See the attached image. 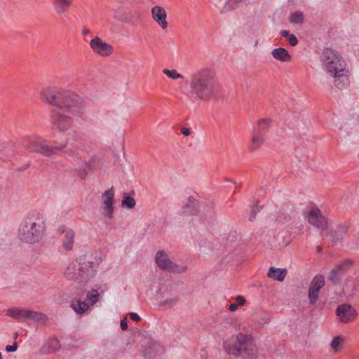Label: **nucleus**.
Returning <instances> with one entry per match:
<instances>
[{"mask_svg": "<svg viewBox=\"0 0 359 359\" xmlns=\"http://www.w3.org/2000/svg\"><path fill=\"white\" fill-rule=\"evenodd\" d=\"M155 263L162 271L173 273H183L187 270V266L183 264L178 265L174 263L168 255L163 250H159L155 256Z\"/></svg>", "mask_w": 359, "mask_h": 359, "instance_id": "9d476101", "label": "nucleus"}, {"mask_svg": "<svg viewBox=\"0 0 359 359\" xmlns=\"http://www.w3.org/2000/svg\"><path fill=\"white\" fill-rule=\"evenodd\" d=\"M45 231L46 222L42 218L27 219L20 225L18 238L25 243H38L42 240Z\"/></svg>", "mask_w": 359, "mask_h": 359, "instance_id": "0eeeda50", "label": "nucleus"}, {"mask_svg": "<svg viewBox=\"0 0 359 359\" xmlns=\"http://www.w3.org/2000/svg\"><path fill=\"white\" fill-rule=\"evenodd\" d=\"M317 250H318V252H321V250H322L321 247H320V246L317 247Z\"/></svg>", "mask_w": 359, "mask_h": 359, "instance_id": "de8ad7c7", "label": "nucleus"}, {"mask_svg": "<svg viewBox=\"0 0 359 359\" xmlns=\"http://www.w3.org/2000/svg\"><path fill=\"white\" fill-rule=\"evenodd\" d=\"M164 354L163 347L157 342H150L143 350L145 359H161Z\"/></svg>", "mask_w": 359, "mask_h": 359, "instance_id": "f3484780", "label": "nucleus"}, {"mask_svg": "<svg viewBox=\"0 0 359 359\" xmlns=\"http://www.w3.org/2000/svg\"><path fill=\"white\" fill-rule=\"evenodd\" d=\"M271 120L270 118H261L257 121V127L254 131L264 134L267 131L271 126Z\"/></svg>", "mask_w": 359, "mask_h": 359, "instance_id": "a878e982", "label": "nucleus"}, {"mask_svg": "<svg viewBox=\"0 0 359 359\" xmlns=\"http://www.w3.org/2000/svg\"><path fill=\"white\" fill-rule=\"evenodd\" d=\"M280 34L283 37H287V38H289V36L291 35V34H290L289 32L287 30L280 31Z\"/></svg>", "mask_w": 359, "mask_h": 359, "instance_id": "a18cd8bd", "label": "nucleus"}, {"mask_svg": "<svg viewBox=\"0 0 359 359\" xmlns=\"http://www.w3.org/2000/svg\"><path fill=\"white\" fill-rule=\"evenodd\" d=\"M290 22L293 25H302L304 23V14L302 11H295L290 15Z\"/></svg>", "mask_w": 359, "mask_h": 359, "instance_id": "cd10ccee", "label": "nucleus"}, {"mask_svg": "<svg viewBox=\"0 0 359 359\" xmlns=\"http://www.w3.org/2000/svg\"><path fill=\"white\" fill-rule=\"evenodd\" d=\"M64 107L53 109L50 114V123L54 129L60 132L69 130L74 123L73 118Z\"/></svg>", "mask_w": 359, "mask_h": 359, "instance_id": "6e6552de", "label": "nucleus"}, {"mask_svg": "<svg viewBox=\"0 0 359 359\" xmlns=\"http://www.w3.org/2000/svg\"><path fill=\"white\" fill-rule=\"evenodd\" d=\"M265 142V136L264 134H261L260 133H257L253 130V134L252 135L250 144H249V150L251 152H254L263 145Z\"/></svg>", "mask_w": 359, "mask_h": 359, "instance_id": "6ab92c4d", "label": "nucleus"}, {"mask_svg": "<svg viewBox=\"0 0 359 359\" xmlns=\"http://www.w3.org/2000/svg\"><path fill=\"white\" fill-rule=\"evenodd\" d=\"M224 348L228 354L247 359H256L257 356V347L253 338L249 334L239 333L233 343L224 341Z\"/></svg>", "mask_w": 359, "mask_h": 359, "instance_id": "39448f33", "label": "nucleus"}, {"mask_svg": "<svg viewBox=\"0 0 359 359\" xmlns=\"http://www.w3.org/2000/svg\"><path fill=\"white\" fill-rule=\"evenodd\" d=\"M100 294L97 290H91L87 293L86 298L90 302L91 305H94L99 299Z\"/></svg>", "mask_w": 359, "mask_h": 359, "instance_id": "c756f323", "label": "nucleus"}, {"mask_svg": "<svg viewBox=\"0 0 359 359\" xmlns=\"http://www.w3.org/2000/svg\"><path fill=\"white\" fill-rule=\"evenodd\" d=\"M335 313L340 322L348 323L353 321L357 316V312L350 304H343L338 306Z\"/></svg>", "mask_w": 359, "mask_h": 359, "instance_id": "dca6fc26", "label": "nucleus"}, {"mask_svg": "<svg viewBox=\"0 0 359 359\" xmlns=\"http://www.w3.org/2000/svg\"><path fill=\"white\" fill-rule=\"evenodd\" d=\"M115 191L113 187L106 190L101 195L100 205H114Z\"/></svg>", "mask_w": 359, "mask_h": 359, "instance_id": "5701e85b", "label": "nucleus"}, {"mask_svg": "<svg viewBox=\"0 0 359 359\" xmlns=\"http://www.w3.org/2000/svg\"><path fill=\"white\" fill-rule=\"evenodd\" d=\"M135 201L133 197L126 196L122 201V205L128 208L132 209L135 206Z\"/></svg>", "mask_w": 359, "mask_h": 359, "instance_id": "473e14b6", "label": "nucleus"}, {"mask_svg": "<svg viewBox=\"0 0 359 359\" xmlns=\"http://www.w3.org/2000/svg\"><path fill=\"white\" fill-rule=\"evenodd\" d=\"M40 99L44 104L64 107L72 115L78 116H82L86 105L85 99L76 93L54 85L43 87Z\"/></svg>", "mask_w": 359, "mask_h": 359, "instance_id": "f257e3e1", "label": "nucleus"}, {"mask_svg": "<svg viewBox=\"0 0 359 359\" xmlns=\"http://www.w3.org/2000/svg\"><path fill=\"white\" fill-rule=\"evenodd\" d=\"M323 70L332 79L334 86L339 89L349 86V70L342 55L337 50L325 48L321 55Z\"/></svg>", "mask_w": 359, "mask_h": 359, "instance_id": "f03ea898", "label": "nucleus"}, {"mask_svg": "<svg viewBox=\"0 0 359 359\" xmlns=\"http://www.w3.org/2000/svg\"><path fill=\"white\" fill-rule=\"evenodd\" d=\"M90 34V31H89V29H87V28H86V27H83V29H82V34H83V36H86V35H88V34Z\"/></svg>", "mask_w": 359, "mask_h": 359, "instance_id": "49530a36", "label": "nucleus"}, {"mask_svg": "<svg viewBox=\"0 0 359 359\" xmlns=\"http://www.w3.org/2000/svg\"><path fill=\"white\" fill-rule=\"evenodd\" d=\"M71 307L77 314H83L88 309L89 306L86 302L78 299L72 301Z\"/></svg>", "mask_w": 359, "mask_h": 359, "instance_id": "393cba45", "label": "nucleus"}, {"mask_svg": "<svg viewBox=\"0 0 359 359\" xmlns=\"http://www.w3.org/2000/svg\"><path fill=\"white\" fill-rule=\"evenodd\" d=\"M55 1L59 5V8L57 10L59 13L64 12L65 8L69 7L72 4V0H55Z\"/></svg>", "mask_w": 359, "mask_h": 359, "instance_id": "7c9ffc66", "label": "nucleus"}, {"mask_svg": "<svg viewBox=\"0 0 359 359\" xmlns=\"http://www.w3.org/2000/svg\"><path fill=\"white\" fill-rule=\"evenodd\" d=\"M190 94L197 100L207 101L215 97L218 80L216 72L209 67L201 68L190 75Z\"/></svg>", "mask_w": 359, "mask_h": 359, "instance_id": "7ed1b4c3", "label": "nucleus"}, {"mask_svg": "<svg viewBox=\"0 0 359 359\" xmlns=\"http://www.w3.org/2000/svg\"><path fill=\"white\" fill-rule=\"evenodd\" d=\"M177 302H178L177 297H170V298L166 299L163 302V304L168 306H172L175 305Z\"/></svg>", "mask_w": 359, "mask_h": 359, "instance_id": "f704fd0d", "label": "nucleus"}, {"mask_svg": "<svg viewBox=\"0 0 359 359\" xmlns=\"http://www.w3.org/2000/svg\"><path fill=\"white\" fill-rule=\"evenodd\" d=\"M18 348L17 343L15 342L13 345H7L6 346V351L7 352H15Z\"/></svg>", "mask_w": 359, "mask_h": 359, "instance_id": "58836bf2", "label": "nucleus"}, {"mask_svg": "<svg viewBox=\"0 0 359 359\" xmlns=\"http://www.w3.org/2000/svg\"><path fill=\"white\" fill-rule=\"evenodd\" d=\"M236 304V305L239 306H243L245 304V299L243 296L238 295L235 298Z\"/></svg>", "mask_w": 359, "mask_h": 359, "instance_id": "e433bc0d", "label": "nucleus"}, {"mask_svg": "<svg viewBox=\"0 0 359 359\" xmlns=\"http://www.w3.org/2000/svg\"><path fill=\"white\" fill-rule=\"evenodd\" d=\"M129 315L134 321H139L140 320V317L135 313H130Z\"/></svg>", "mask_w": 359, "mask_h": 359, "instance_id": "a19ab883", "label": "nucleus"}, {"mask_svg": "<svg viewBox=\"0 0 359 359\" xmlns=\"http://www.w3.org/2000/svg\"><path fill=\"white\" fill-rule=\"evenodd\" d=\"M63 151L66 158L89 165L88 158L90 156L91 149L88 146L76 144Z\"/></svg>", "mask_w": 359, "mask_h": 359, "instance_id": "9b49d317", "label": "nucleus"}, {"mask_svg": "<svg viewBox=\"0 0 359 359\" xmlns=\"http://www.w3.org/2000/svg\"><path fill=\"white\" fill-rule=\"evenodd\" d=\"M74 238H75L74 231L72 229L67 230L65 233V237H64V239L62 241L63 248L66 250H70L73 248Z\"/></svg>", "mask_w": 359, "mask_h": 359, "instance_id": "b1692460", "label": "nucleus"}, {"mask_svg": "<svg viewBox=\"0 0 359 359\" xmlns=\"http://www.w3.org/2000/svg\"><path fill=\"white\" fill-rule=\"evenodd\" d=\"M100 214L105 222L112 219L114 214V205H100Z\"/></svg>", "mask_w": 359, "mask_h": 359, "instance_id": "4be33fe9", "label": "nucleus"}, {"mask_svg": "<svg viewBox=\"0 0 359 359\" xmlns=\"http://www.w3.org/2000/svg\"><path fill=\"white\" fill-rule=\"evenodd\" d=\"M325 285V278L322 275L316 276L311 281L308 298L311 305H315L318 300L319 292Z\"/></svg>", "mask_w": 359, "mask_h": 359, "instance_id": "f8f14e48", "label": "nucleus"}, {"mask_svg": "<svg viewBox=\"0 0 359 359\" xmlns=\"http://www.w3.org/2000/svg\"><path fill=\"white\" fill-rule=\"evenodd\" d=\"M120 326H121V328L122 330H127L128 324H127L126 319L121 320Z\"/></svg>", "mask_w": 359, "mask_h": 359, "instance_id": "79ce46f5", "label": "nucleus"}, {"mask_svg": "<svg viewBox=\"0 0 359 359\" xmlns=\"http://www.w3.org/2000/svg\"><path fill=\"white\" fill-rule=\"evenodd\" d=\"M0 359H2L1 353H0Z\"/></svg>", "mask_w": 359, "mask_h": 359, "instance_id": "3c124183", "label": "nucleus"}, {"mask_svg": "<svg viewBox=\"0 0 359 359\" xmlns=\"http://www.w3.org/2000/svg\"><path fill=\"white\" fill-rule=\"evenodd\" d=\"M114 16L115 18H118V15L116 13H114Z\"/></svg>", "mask_w": 359, "mask_h": 359, "instance_id": "8fccbe9b", "label": "nucleus"}, {"mask_svg": "<svg viewBox=\"0 0 359 359\" xmlns=\"http://www.w3.org/2000/svg\"><path fill=\"white\" fill-rule=\"evenodd\" d=\"M288 42L290 46H295L298 43V39L294 34H291V35L289 36Z\"/></svg>", "mask_w": 359, "mask_h": 359, "instance_id": "4c0bfd02", "label": "nucleus"}, {"mask_svg": "<svg viewBox=\"0 0 359 359\" xmlns=\"http://www.w3.org/2000/svg\"><path fill=\"white\" fill-rule=\"evenodd\" d=\"M305 218L311 225L324 230L327 227V222L322 215L321 211L316 207L312 208L306 215Z\"/></svg>", "mask_w": 359, "mask_h": 359, "instance_id": "ddd939ff", "label": "nucleus"}, {"mask_svg": "<svg viewBox=\"0 0 359 359\" xmlns=\"http://www.w3.org/2000/svg\"><path fill=\"white\" fill-rule=\"evenodd\" d=\"M343 341H344V339L342 337H341L339 336H337L332 341L330 346H331L332 348L335 352H337L339 351V348L341 347V346L342 345Z\"/></svg>", "mask_w": 359, "mask_h": 359, "instance_id": "2f4dec72", "label": "nucleus"}, {"mask_svg": "<svg viewBox=\"0 0 359 359\" xmlns=\"http://www.w3.org/2000/svg\"><path fill=\"white\" fill-rule=\"evenodd\" d=\"M78 176L81 179H85L88 175L86 170L85 169H79L78 170Z\"/></svg>", "mask_w": 359, "mask_h": 359, "instance_id": "ea45409f", "label": "nucleus"}, {"mask_svg": "<svg viewBox=\"0 0 359 359\" xmlns=\"http://www.w3.org/2000/svg\"><path fill=\"white\" fill-rule=\"evenodd\" d=\"M60 344L57 338L50 339L43 346V348H47L49 352H55L59 350Z\"/></svg>", "mask_w": 359, "mask_h": 359, "instance_id": "bb28decb", "label": "nucleus"}, {"mask_svg": "<svg viewBox=\"0 0 359 359\" xmlns=\"http://www.w3.org/2000/svg\"><path fill=\"white\" fill-rule=\"evenodd\" d=\"M259 212V208L257 205H254L252 207L251 214L250 215L249 219L250 221H253L255 219L256 215Z\"/></svg>", "mask_w": 359, "mask_h": 359, "instance_id": "c9c22d12", "label": "nucleus"}, {"mask_svg": "<svg viewBox=\"0 0 359 359\" xmlns=\"http://www.w3.org/2000/svg\"><path fill=\"white\" fill-rule=\"evenodd\" d=\"M238 306L236 305V303L231 304L229 306V310L231 312H234L238 309Z\"/></svg>", "mask_w": 359, "mask_h": 359, "instance_id": "37998d69", "label": "nucleus"}, {"mask_svg": "<svg viewBox=\"0 0 359 359\" xmlns=\"http://www.w3.org/2000/svg\"><path fill=\"white\" fill-rule=\"evenodd\" d=\"M22 145L25 150L30 153H36L50 158L56 154L57 151L65 149L67 142H65L58 146H53L50 145V141L43 137L36 135H30L23 139Z\"/></svg>", "mask_w": 359, "mask_h": 359, "instance_id": "423d86ee", "label": "nucleus"}, {"mask_svg": "<svg viewBox=\"0 0 359 359\" xmlns=\"http://www.w3.org/2000/svg\"><path fill=\"white\" fill-rule=\"evenodd\" d=\"M18 337V332L15 333V338L16 339Z\"/></svg>", "mask_w": 359, "mask_h": 359, "instance_id": "09e8293b", "label": "nucleus"}, {"mask_svg": "<svg viewBox=\"0 0 359 359\" xmlns=\"http://www.w3.org/2000/svg\"><path fill=\"white\" fill-rule=\"evenodd\" d=\"M287 275L285 269H278L276 267H270L267 273V276L274 280L279 282L283 281Z\"/></svg>", "mask_w": 359, "mask_h": 359, "instance_id": "aec40b11", "label": "nucleus"}, {"mask_svg": "<svg viewBox=\"0 0 359 359\" xmlns=\"http://www.w3.org/2000/svg\"><path fill=\"white\" fill-rule=\"evenodd\" d=\"M182 133L184 135V136H189L191 133L190 132V129L188 128H186V127H183L182 128Z\"/></svg>", "mask_w": 359, "mask_h": 359, "instance_id": "c03bdc74", "label": "nucleus"}, {"mask_svg": "<svg viewBox=\"0 0 359 359\" xmlns=\"http://www.w3.org/2000/svg\"><path fill=\"white\" fill-rule=\"evenodd\" d=\"M271 55L274 59L282 62H289L291 60V55L284 48H277L271 51Z\"/></svg>", "mask_w": 359, "mask_h": 359, "instance_id": "412c9836", "label": "nucleus"}, {"mask_svg": "<svg viewBox=\"0 0 359 359\" xmlns=\"http://www.w3.org/2000/svg\"><path fill=\"white\" fill-rule=\"evenodd\" d=\"M6 313L8 316L18 321H46L48 318L46 315L41 312L27 310L22 307L9 308Z\"/></svg>", "mask_w": 359, "mask_h": 359, "instance_id": "1a4fd4ad", "label": "nucleus"}, {"mask_svg": "<svg viewBox=\"0 0 359 359\" xmlns=\"http://www.w3.org/2000/svg\"><path fill=\"white\" fill-rule=\"evenodd\" d=\"M349 228V225L346 224H343L339 225L336 229V233L339 236H343L346 234Z\"/></svg>", "mask_w": 359, "mask_h": 359, "instance_id": "72a5a7b5", "label": "nucleus"}, {"mask_svg": "<svg viewBox=\"0 0 359 359\" xmlns=\"http://www.w3.org/2000/svg\"><path fill=\"white\" fill-rule=\"evenodd\" d=\"M163 73L164 74H165L168 77L173 79V80H177V79H182L183 78V76L182 74H180V73L177 72V71L176 69H163Z\"/></svg>", "mask_w": 359, "mask_h": 359, "instance_id": "c85d7f7f", "label": "nucleus"}, {"mask_svg": "<svg viewBox=\"0 0 359 359\" xmlns=\"http://www.w3.org/2000/svg\"><path fill=\"white\" fill-rule=\"evenodd\" d=\"M153 20L163 29L168 27L167 13L165 10L159 6H155L151 8Z\"/></svg>", "mask_w": 359, "mask_h": 359, "instance_id": "a211bd4d", "label": "nucleus"}, {"mask_svg": "<svg viewBox=\"0 0 359 359\" xmlns=\"http://www.w3.org/2000/svg\"><path fill=\"white\" fill-rule=\"evenodd\" d=\"M92 50L101 57H108L113 53L112 46L103 41L100 37H95L90 41Z\"/></svg>", "mask_w": 359, "mask_h": 359, "instance_id": "2eb2a0df", "label": "nucleus"}, {"mask_svg": "<svg viewBox=\"0 0 359 359\" xmlns=\"http://www.w3.org/2000/svg\"><path fill=\"white\" fill-rule=\"evenodd\" d=\"M353 262L351 259H345L334 266L328 275V280L334 284L340 279L352 266Z\"/></svg>", "mask_w": 359, "mask_h": 359, "instance_id": "4468645a", "label": "nucleus"}, {"mask_svg": "<svg viewBox=\"0 0 359 359\" xmlns=\"http://www.w3.org/2000/svg\"><path fill=\"white\" fill-rule=\"evenodd\" d=\"M100 262V258L91 253L86 254L68 265L65 277L77 283H86L95 276Z\"/></svg>", "mask_w": 359, "mask_h": 359, "instance_id": "20e7f679", "label": "nucleus"}]
</instances>
